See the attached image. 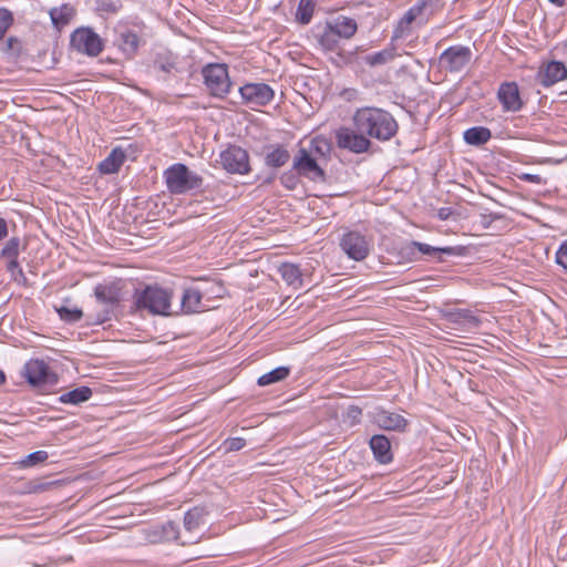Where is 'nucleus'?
<instances>
[{"label":"nucleus","mask_w":567,"mask_h":567,"mask_svg":"<svg viewBox=\"0 0 567 567\" xmlns=\"http://www.w3.org/2000/svg\"><path fill=\"white\" fill-rule=\"evenodd\" d=\"M353 126L368 138L381 142L391 140L396 135L399 125L395 118L385 110L364 106L355 111L352 117Z\"/></svg>","instance_id":"1"},{"label":"nucleus","mask_w":567,"mask_h":567,"mask_svg":"<svg viewBox=\"0 0 567 567\" xmlns=\"http://www.w3.org/2000/svg\"><path fill=\"white\" fill-rule=\"evenodd\" d=\"M173 291L158 285H147L136 288L133 293L132 308L137 312H147L153 316H174L172 308Z\"/></svg>","instance_id":"2"},{"label":"nucleus","mask_w":567,"mask_h":567,"mask_svg":"<svg viewBox=\"0 0 567 567\" xmlns=\"http://www.w3.org/2000/svg\"><path fill=\"white\" fill-rule=\"evenodd\" d=\"M163 177L171 194L181 195L198 189L203 186V177L190 171L183 163H175L167 167Z\"/></svg>","instance_id":"3"},{"label":"nucleus","mask_w":567,"mask_h":567,"mask_svg":"<svg viewBox=\"0 0 567 567\" xmlns=\"http://www.w3.org/2000/svg\"><path fill=\"white\" fill-rule=\"evenodd\" d=\"M123 288L124 281L121 279L95 286L94 296L100 303L104 305V309L96 313L94 323L102 324L111 320L114 309L120 306L123 299Z\"/></svg>","instance_id":"4"},{"label":"nucleus","mask_w":567,"mask_h":567,"mask_svg":"<svg viewBox=\"0 0 567 567\" xmlns=\"http://www.w3.org/2000/svg\"><path fill=\"white\" fill-rule=\"evenodd\" d=\"M204 84L214 97L225 99L231 87L228 68L224 63H209L202 69Z\"/></svg>","instance_id":"5"},{"label":"nucleus","mask_w":567,"mask_h":567,"mask_svg":"<svg viewBox=\"0 0 567 567\" xmlns=\"http://www.w3.org/2000/svg\"><path fill=\"white\" fill-rule=\"evenodd\" d=\"M70 47L81 54L95 58L103 51L104 41L92 28L81 27L71 33Z\"/></svg>","instance_id":"6"},{"label":"nucleus","mask_w":567,"mask_h":567,"mask_svg":"<svg viewBox=\"0 0 567 567\" xmlns=\"http://www.w3.org/2000/svg\"><path fill=\"white\" fill-rule=\"evenodd\" d=\"M23 375L28 383L41 390L58 383V375L43 360H30L24 364Z\"/></svg>","instance_id":"7"},{"label":"nucleus","mask_w":567,"mask_h":567,"mask_svg":"<svg viewBox=\"0 0 567 567\" xmlns=\"http://www.w3.org/2000/svg\"><path fill=\"white\" fill-rule=\"evenodd\" d=\"M473 52L463 44L451 45L439 56L440 68L449 73H460L472 61Z\"/></svg>","instance_id":"8"},{"label":"nucleus","mask_w":567,"mask_h":567,"mask_svg":"<svg viewBox=\"0 0 567 567\" xmlns=\"http://www.w3.org/2000/svg\"><path fill=\"white\" fill-rule=\"evenodd\" d=\"M292 168L305 178L313 182H324L326 172L319 165L317 157L307 152L305 147H300L292 161Z\"/></svg>","instance_id":"9"},{"label":"nucleus","mask_w":567,"mask_h":567,"mask_svg":"<svg viewBox=\"0 0 567 567\" xmlns=\"http://www.w3.org/2000/svg\"><path fill=\"white\" fill-rule=\"evenodd\" d=\"M219 159L223 168L230 174L245 175L250 172L249 154L237 145H229L220 152Z\"/></svg>","instance_id":"10"},{"label":"nucleus","mask_w":567,"mask_h":567,"mask_svg":"<svg viewBox=\"0 0 567 567\" xmlns=\"http://www.w3.org/2000/svg\"><path fill=\"white\" fill-rule=\"evenodd\" d=\"M341 250L355 261L364 260L370 254V244L364 235L357 230L346 231L339 241Z\"/></svg>","instance_id":"11"},{"label":"nucleus","mask_w":567,"mask_h":567,"mask_svg":"<svg viewBox=\"0 0 567 567\" xmlns=\"http://www.w3.org/2000/svg\"><path fill=\"white\" fill-rule=\"evenodd\" d=\"M337 146L354 154L368 152L371 147V141L363 133H359L357 128L340 127L336 132Z\"/></svg>","instance_id":"12"},{"label":"nucleus","mask_w":567,"mask_h":567,"mask_svg":"<svg viewBox=\"0 0 567 567\" xmlns=\"http://www.w3.org/2000/svg\"><path fill=\"white\" fill-rule=\"evenodd\" d=\"M208 291L200 290V287L185 288L177 309H174V316L198 313L209 309V305L204 298Z\"/></svg>","instance_id":"13"},{"label":"nucleus","mask_w":567,"mask_h":567,"mask_svg":"<svg viewBox=\"0 0 567 567\" xmlns=\"http://www.w3.org/2000/svg\"><path fill=\"white\" fill-rule=\"evenodd\" d=\"M244 103L251 106H266L275 96L274 90L266 83H247L239 89Z\"/></svg>","instance_id":"14"},{"label":"nucleus","mask_w":567,"mask_h":567,"mask_svg":"<svg viewBox=\"0 0 567 567\" xmlns=\"http://www.w3.org/2000/svg\"><path fill=\"white\" fill-rule=\"evenodd\" d=\"M497 99L504 112L515 113L520 111L524 106L516 82L502 83L497 91Z\"/></svg>","instance_id":"15"},{"label":"nucleus","mask_w":567,"mask_h":567,"mask_svg":"<svg viewBox=\"0 0 567 567\" xmlns=\"http://www.w3.org/2000/svg\"><path fill=\"white\" fill-rule=\"evenodd\" d=\"M373 422L382 430L395 432H404L409 425V421L401 414L381 408L374 411Z\"/></svg>","instance_id":"16"},{"label":"nucleus","mask_w":567,"mask_h":567,"mask_svg":"<svg viewBox=\"0 0 567 567\" xmlns=\"http://www.w3.org/2000/svg\"><path fill=\"white\" fill-rule=\"evenodd\" d=\"M117 37L115 44L126 59H133L140 48L141 38L138 34L126 27L116 30Z\"/></svg>","instance_id":"17"},{"label":"nucleus","mask_w":567,"mask_h":567,"mask_svg":"<svg viewBox=\"0 0 567 567\" xmlns=\"http://www.w3.org/2000/svg\"><path fill=\"white\" fill-rule=\"evenodd\" d=\"M537 76L544 87H549L567 79V66L561 61H550L540 68Z\"/></svg>","instance_id":"18"},{"label":"nucleus","mask_w":567,"mask_h":567,"mask_svg":"<svg viewBox=\"0 0 567 567\" xmlns=\"http://www.w3.org/2000/svg\"><path fill=\"white\" fill-rule=\"evenodd\" d=\"M446 320L463 329H475L481 324V319L470 309H453L445 313Z\"/></svg>","instance_id":"19"},{"label":"nucleus","mask_w":567,"mask_h":567,"mask_svg":"<svg viewBox=\"0 0 567 567\" xmlns=\"http://www.w3.org/2000/svg\"><path fill=\"white\" fill-rule=\"evenodd\" d=\"M370 449L373 453L374 458L380 464H389L393 460L391 451V442L383 434H375L370 439Z\"/></svg>","instance_id":"20"},{"label":"nucleus","mask_w":567,"mask_h":567,"mask_svg":"<svg viewBox=\"0 0 567 567\" xmlns=\"http://www.w3.org/2000/svg\"><path fill=\"white\" fill-rule=\"evenodd\" d=\"M327 23L333 30L339 41L351 39L358 31V23L353 18L339 16L328 20Z\"/></svg>","instance_id":"21"},{"label":"nucleus","mask_w":567,"mask_h":567,"mask_svg":"<svg viewBox=\"0 0 567 567\" xmlns=\"http://www.w3.org/2000/svg\"><path fill=\"white\" fill-rule=\"evenodd\" d=\"M178 56L169 50H163L156 53L153 68L162 73L171 75L177 72Z\"/></svg>","instance_id":"22"},{"label":"nucleus","mask_w":567,"mask_h":567,"mask_svg":"<svg viewBox=\"0 0 567 567\" xmlns=\"http://www.w3.org/2000/svg\"><path fill=\"white\" fill-rule=\"evenodd\" d=\"M306 151L310 152L318 161L328 162L331 157L332 143L326 136L317 135L310 140L309 147Z\"/></svg>","instance_id":"23"},{"label":"nucleus","mask_w":567,"mask_h":567,"mask_svg":"<svg viewBox=\"0 0 567 567\" xmlns=\"http://www.w3.org/2000/svg\"><path fill=\"white\" fill-rule=\"evenodd\" d=\"M268 152L265 155V164L271 168H280L285 166L290 159L289 151L280 144L270 145L267 147Z\"/></svg>","instance_id":"24"},{"label":"nucleus","mask_w":567,"mask_h":567,"mask_svg":"<svg viewBox=\"0 0 567 567\" xmlns=\"http://www.w3.org/2000/svg\"><path fill=\"white\" fill-rule=\"evenodd\" d=\"M282 280L293 288L298 289L303 286L302 271L300 267L292 262H282L278 267Z\"/></svg>","instance_id":"25"},{"label":"nucleus","mask_w":567,"mask_h":567,"mask_svg":"<svg viewBox=\"0 0 567 567\" xmlns=\"http://www.w3.org/2000/svg\"><path fill=\"white\" fill-rule=\"evenodd\" d=\"M408 249L413 254L414 249H417L422 255H426L430 257H436L439 260H442L441 255L453 256L457 254V247H433L429 244L411 241L408 246Z\"/></svg>","instance_id":"26"},{"label":"nucleus","mask_w":567,"mask_h":567,"mask_svg":"<svg viewBox=\"0 0 567 567\" xmlns=\"http://www.w3.org/2000/svg\"><path fill=\"white\" fill-rule=\"evenodd\" d=\"M125 152L121 147H115L109 156L99 164V169L103 174L117 173L125 161Z\"/></svg>","instance_id":"27"},{"label":"nucleus","mask_w":567,"mask_h":567,"mask_svg":"<svg viewBox=\"0 0 567 567\" xmlns=\"http://www.w3.org/2000/svg\"><path fill=\"white\" fill-rule=\"evenodd\" d=\"M395 48L386 47L381 51L369 53L360 58L361 62L371 68L384 65L395 58Z\"/></svg>","instance_id":"28"},{"label":"nucleus","mask_w":567,"mask_h":567,"mask_svg":"<svg viewBox=\"0 0 567 567\" xmlns=\"http://www.w3.org/2000/svg\"><path fill=\"white\" fill-rule=\"evenodd\" d=\"M93 395V391L90 386L83 385L75 388L66 393L59 396L58 401L63 404L79 405L83 402L89 401Z\"/></svg>","instance_id":"29"},{"label":"nucleus","mask_w":567,"mask_h":567,"mask_svg":"<svg viewBox=\"0 0 567 567\" xmlns=\"http://www.w3.org/2000/svg\"><path fill=\"white\" fill-rule=\"evenodd\" d=\"M491 137L492 132L489 128L485 126L470 127L463 134L465 143L474 146H482L486 144L491 140Z\"/></svg>","instance_id":"30"},{"label":"nucleus","mask_w":567,"mask_h":567,"mask_svg":"<svg viewBox=\"0 0 567 567\" xmlns=\"http://www.w3.org/2000/svg\"><path fill=\"white\" fill-rule=\"evenodd\" d=\"M319 32L316 34L318 43L324 51H336L339 48V39L333 30L326 22L323 25L318 27Z\"/></svg>","instance_id":"31"},{"label":"nucleus","mask_w":567,"mask_h":567,"mask_svg":"<svg viewBox=\"0 0 567 567\" xmlns=\"http://www.w3.org/2000/svg\"><path fill=\"white\" fill-rule=\"evenodd\" d=\"M207 515V511L203 506H194L188 509L184 515V527L188 532H193L198 529L202 525L205 524V516Z\"/></svg>","instance_id":"32"},{"label":"nucleus","mask_w":567,"mask_h":567,"mask_svg":"<svg viewBox=\"0 0 567 567\" xmlns=\"http://www.w3.org/2000/svg\"><path fill=\"white\" fill-rule=\"evenodd\" d=\"M75 14V9L71 4H62L50 10V18L54 27L66 25Z\"/></svg>","instance_id":"33"},{"label":"nucleus","mask_w":567,"mask_h":567,"mask_svg":"<svg viewBox=\"0 0 567 567\" xmlns=\"http://www.w3.org/2000/svg\"><path fill=\"white\" fill-rule=\"evenodd\" d=\"M290 374V369L288 367H278L261 377L258 378V385L266 386L272 383H277L287 379Z\"/></svg>","instance_id":"34"},{"label":"nucleus","mask_w":567,"mask_h":567,"mask_svg":"<svg viewBox=\"0 0 567 567\" xmlns=\"http://www.w3.org/2000/svg\"><path fill=\"white\" fill-rule=\"evenodd\" d=\"M48 457L49 454L47 451L39 450L24 456L22 460L18 462V465L20 468L33 467L44 463L48 460Z\"/></svg>","instance_id":"35"},{"label":"nucleus","mask_w":567,"mask_h":567,"mask_svg":"<svg viewBox=\"0 0 567 567\" xmlns=\"http://www.w3.org/2000/svg\"><path fill=\"white\" fill-rule=\"evenodd\" d=\"M432 0H417L415 4H413L401 19L409 22V24H413L417 21L419 18L423 16L424 10L426 9L427 4Z\"/></svg>","instance_id":"36"},{"label":"nucleus","mask_w":567,"mask_h":567,"mask_svg":"<svg viewBox=\"0 0 567 567\" xmlns=\"http://www.w3.org/2000/svg\"><path fill=\"white\" fill-rule=\"evenodd\" d=\"M313 8L311 0H300L296 12L297 21L301 24H308L312 19Z\"/></svg>","instance_id":"37"},{"label":"nucleus","mask_w":567,"mask_h":567,"mask_svg":"<svg viewBox=\"0 0 567 567\" xmlns=\"http://www.w3.org/2000/svg\"><path fill=\"white\" fill-rule=\"evenodd\" d=\"M179 527L175 522L168 520L162 525V534L158 538L152 539L153 542H174L178 540Z\"/></svg>","instance_id":"38"},{"label":"nucleus","mask_w":567,"mask_h":567,"mask_svg":"<svg viewBox=\"0 0 567 567\" xmlns=\"http://www.w3.org/2000/svg\"><path fill=\"white\" fill-rule=\"evenodd\" d=\"M21 239L17 236L11 237L0 251L3 259L19 258Z\"/></svg>","instance_id":"39"},{"label":"nucleus","mask_w":567,"mask_h":567,"mask_svg":"<svg viewBox=\"0 0 567 567\" xmlns=\"http://www.w3.org/2000/svg\"><path fill=\"white\" fill-rule=\"evenodd\" d=\"M56 311L60 318L68 323H75L83 317V311L78 307L69 308L66 306H61L60 308H56Z\"/></svg>","instance_id":"40"},{"label":"nucleus","mask_w":567,"mask_h":567,"mask_svg":"<svg viewBox=\"0 0 567 567\" xmlns=\"http://www.w3.org/2000/svg\"><path fill=\"white\" fill-rule=\"evenodd\" d=\"M412 33H413L412 25L409 24V22H406L400 18V20L396 22V24L393 29V32L391 35V43L402 40V39H406V38L411 37Z\"/></svg>","instance_id":"41"},{"label":"nucleus","mask_w":567,"mask_h":567,"mask_svg":"<svg viewBox=\"0 0 567 567\" xmlns=\"http://www.w3.org/2000/svg\"><path fill=\"white\" fill-rule=\"evenodd\" d=\"M7 260H8V262H7L6 269L8 272H10L11 278L18 284L25 285L27 277L19 264L18 258L7 259Z\"/></svg>","instance_id":"42"},{"label":"nucleus","mask_w":567,"mask_h":567,"mask_svg":"<svg viewBox=\"0 0 567 567\" xmlns=\"http://www.w3.org/2000/svg\"><path fill=\"white\" fill-rule=\"evenodd\" d=\"M122 8L121 0H96L95 10L100 13H116Z\"/></svg>","instance_id":"43"},{"label":"nucleus","mask_w":567,"mask_h":567,"mask_svg":"<svg viewBox=\"0 0 567 567\" xmlns=\"http://www.w3.org/2000/svg\"><path fill=\"white\" fill-rule=\"evenodd\" d=\"M13 13L7 8H0V40L4 38L7 31L13 24Z\"/></svg>","instance_id":"44"},{"label":"nucleus","mask_w":567,"mask_h":567,"mask_svg":"<svg viewBox=\"0 0 567 567\" xmlns=\"http://www.w3.org/2000/svg\"><path fill=\"white\" fill-rule=\"evenodd\" d=\"M299 176L300 175L291 168L280 175V183L285 188L293 190L299 183Z\"/></svg>","instance_id":"45"},{"label":"nucleus","mask_w":567,"mask_h":567,"mask_svg":"<svg viewBox=\"0 0 567 567\" xmlns=\"http://www.w3.org/2000/svg\"><path fill=\"white\" fill-rule=\"evenodd\" d=\"M200 290H207L208 295L205 296L204 300L207 303L214 298H220L224 293V287L219 282H207Z\"/></svg>","instance_id":"46"},{"label":"nucleus","mask_w":567,"mask_h":567,"mask_svg":"<svg viewBox=\"0 0 567 567\" xmlns=\"http://www.w3.org/2000/svg\"><path fill=\"white\" fill-rule=\"evenodd\" d=\"M361 416L362 409L358 405L351 404L347 409L344 421L348 422L350 426H354L361 423Z\"/></svg>","instance_id":"47"},{"label":"nucleus","mask_w":567,"mask_h":567,"mask_svg":"<svg viewBox=\"0 0 567 567\" xmlns=\"http://www.w3.org/2000/svg\"><path fill=\"white\" fill-rule=\"evenodd\" d=\"M555 261L567 274V239L558 247L555 255Z\"/></svg>","instance_id":"48"},{"label":"nucleus","mask_w":567,"mask_h":567,"mask_svg":"<svg viewBox=\"0 0 567 567\" xmlns=\"http://www.w3.org/2000/svg\"><path fill=\"white\" fill-rule=\"evenodd\" d=\"M246 446V440L243 437H230L225 441V447L228 452H237Z\"/></svg>","instance_id":"49"},{"label":"nucleus","mask_w":567,"mask_h":567,"mask_svg":"<svg viewBox=\"0 0 567 567\" xmlns=\"http://www.w3.org/2000/svg\"><path fill=\"white\" fill-rule=\"evenodd\" d=\"M518 178L523 182L536 185H543L546 183V181L538 174L523 173L518 176Z\"/></svg>","instance_id":"50"},{"label":"nucleus","mask_w":567,"mask_h":567,"mask_svg":"<svg viewBox=\"0 0 567 567\" xmlns=\"http://www.w3.org/2000/svg\"><path fill=\"white\" fill-rule=\"evenodd\" d=\"M501 216L497 214H482L480 217V224L483 226V228L487 229L492 225V223L496 219H498Z\"/></svg>","instance_id":"51"},{"label":"nucleus","mask_w":567,"mask_h":567,"mask_svg":"<svg viewBox=\"0 0 567 567\" xmlns=\"http://www.w3.org/2000/svg\"><path fill=\"white\" fill-rule=\"evenodd\" d=\"M16 47H19L20 48V41L18 38L16 37H10L7 39V42H6V49H3L4 51H10V50H14Z\"/></svg>","instance_id":"52"},{"label":"nucleus","mask_w":567,"mask_h":567,"mask_svg":"<svg viewBox=\"0 0 567 567\" xmlns=\"http://www.w3.org/2000/svg\"><path fill=\"white\" fill-rule=\"evenodd\" d=\"M9 234L8 223L3 217H0V241H2Z\"/></svg>","instance_id":"53"},{"label":"nucleus","mask_w":567,"mask_h":567,"mask_svg":"<svg viewBox=\"0 0 567 567\" xmlns=\"http://www.w3.org/2000/svg\"><path fill=\"white\" fill-rule=\"evenodd\" d=\"M452 214V210L450 207H442L439 209L437 212V217L441 219V220H446L449 219L450 215Z\"/></svg>","instance_id":"54"},{"label":"nucleus","mask_w":567,"mask_h":567,"mask_svg":"<svg viewBox=\"0 0 567 567\" xmlns=\"http://www.w3.org/2000/svg\"><path fill=\"white\" fill-rule=\"evenodd\" d=\"M557 7H563L565 4V0H548Z\"/></svg>","instance_id":"55"},{"label":"nucleus","mask_w":567,"mask_h":567,"mask_svg":"<svg viewBox=\"0 0 567 567\" xmlns=\"http://www.w3.org/2000/svg\"><path fill=\"white\" fill-rule=\"evenodd\" d=\"M4 382H6L4 372L2 370H0V385L3 384Z\"/></svg>","instance_id":"56"},{"label":"nucleus","mask_w":567,"mask_h":567,"mask_svg":"<svg viewBox=\"0 0 567 567\" xmlns=\"http://www.w3.org/2000/svg\"><path fill=\"white\" fill-rule=\"evenodd\" d=\"M275 176H270L266 179V183H271L274 181Z\"/></svg>","instance_id":"57"}]
</instances>
